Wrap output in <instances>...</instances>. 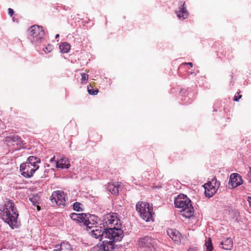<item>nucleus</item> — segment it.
<instances>
[{
  "label": "nucleus",
  "mask_w": 251,
  "mask_h": 251,
  "mask_svg": "<svg viewBox=\"0 0 251 251\" xmlns=\"http://www.w3.org/2000/svg\"><path fill=\"white\" fill-rule=\"evenodd\" d=\"M0 211L1 218L10 226H15L19 214L14 202L6 199L0 206Z\"/></svg>",
  "instance_id": "1"
},
{
  "label": "nucleus",
  "mask_w": 251,
  "mask_h": 251,
  "mask_svg": "<svg viewBox=\"0 0 251 251\" xmlns=\"http://www.w3.org/2000/svg\"><path fill=\"white\" fill-rule=\"evenodd\" d=\"M175 204L176 207L181 209L180 212L183 217L189 218L193 215L194 208L190 200L186 195H178L175 199Z\"/></svg>",
  "instance_id": "2"
},
{
  "label": "nucleus",
  "mask_w": 251,
  "mask_h": 251,
  "mask_svg": "<svg viewBox=\"0 0 251 251\" xmlns=\"http://www.w3.org/2000/svg\"><path fill=\"white\" fill-rule=\"evenodd\" d=\"M39 163H40V159L39 158L34 156H29L25 163L21 164V174L25 177H31L35 172L39 169Z\"/></svg>",
  "instance_id": "3"
},
{
  "label": "nucleus",
  "mask_w": 251,
  "mask_h": 251,
  "mask_svg": "<svg viewBox=\"0 0 251 251\" xmlns=\"http://www.w3.org/2000/svg\"><path fill=\"white\" fill-rule=\"evenodd\" d=\"M136 209L140 217L146 222L150 221L152 217V206L148 202L139 201L136 204Z\"/></svg>",
  "instance_id": "4"
},
{
  "label": "nucleus",
  "mask_w": 251,
  "mask_h": 251,
  "mask_svg": "<svg viewBox=\"0 0 251 251\" xmlns=\"http://www.w3.org/2000/svg\"><path fill=\"white\" fill-rule=\"evenodd\" d=\"M123 237V231L120 227H113L105 229V238L115 243L120 241Z\"/></svg>",
  "instance_id": "5"
},
{
  "label": "nucleus",
  "mask_w": 251,
  "mask_h": 251,
  "mask_svg": "<svg viewBox=\"0 0 251 251\" xmlns=\"http://www.w3.org/2000/svg\"><path fill=\"white\" fill-rule=\"evenodd\" d=\"M31 41L36 43L40 41L45 35L44 31L41 26L33 25L28 29Z\"/></svg>",
  "instance_id": "6"
},
{
  "label": "nucleus",
  "mask_w": 251,
  "mask_h": 251,
  "mask_svg": "<svg viewBox=\"0 0 251 251\" xmlns=\"http://www.w3.org/2000/svg\"><path fill=\"white\" fill-rule=\"evenodd\" d=\"M103 226L106 227L105 229L113 227H120V220L117 218L116 215L108 214L106 215L103 219Z\"/></svg>",
  "instance_id": "7"
},
{
  "label": "nucleus",
  "mask_w": 251,
  "mask_h": 251,
  "mask_svg": "<svg viewBox=\"0 0 251 251\" xmlns=\"http://www.w3.org/2000/svg\"><path fill=\"white\" fill-rule=\"evenodd\" d=\"M220 182H217L216 179H212L210 182L205 183L203 186L205 189V194L207 197H211L216 193L220 187Z\"/></svg>",
  "instance_id": "8"
},
{
  "label": "nucleus",
  "mask_w": 251,
  "mask_h": 251,
  "mask_svg": "<svg viewBox=\"0 0 251 251\" xmlns=\"http://www.w3.org/2000/svg\"><path fill=\"white\" fill-rule=\"evenodd\" d=\"M50 201L52 203L64 206L66 201V195L63 191H54L50 197Z\"/></svg>",
  "instance_id": "9"
},
{
  "label": "nucleus",
  "mask_w": 251,
  "mask_h": 251,
  "mask_svg": "<svg viewBox=\"0 0 251 251\" xmlns=\"http://www.w3.org/2000/svg\"><path fill=\"white\" fill-rule=\"evenodd\" d=\"M138 243L141 248L145 249V251H153L154 250L153 239L151 237L140 238Z\"/></svg>",
  "instance_id": "10"
},
{
  "label": "nucleus",
  "mask_w": 251,
  "mask_h": 251,
  "mask_svg": "<svg viewBox=\"0 0 251 251\" xmlns=\"http://www.w3.org/2000/svg\"><path fill=\"white\" fill-rule=\"evenodd\" d=\"M243 183V180L240 175L236 173L231 174L229 178V184L232 188H235Z\"/></svg>",
  "instance_id": "11"
},
{
  "label": "nucleus",
  "mask_w": 251,
  "mask_h": 251,
  "mask_svg": "<svg viewBox=\"0 0 251 251\" xmlns=\"http://www.w3.org/2000/svg\"><path fill=\"white\" fill-rule=\"evenodd\" d=\"M4 141L7 143H15L18 146L20 147L23 146V143L20 137L15 134H12L6 137L4 139Z\"/></svg>",
  "instance_id": "12"
},
{
  "label": "nucleus",
  "mask_w": 251,
  "mask_h": 251,
  "mask_svg": "<svg viewBox=\"0 0 251 251\" xmlns=\"http://www.w3.org/2000/svg\"><path fill=\"white\" fill-rule=\"evenodd\" d=\"M168 235L175 242L178 243L180 241V233L176 229H169L167 230Z\"/></svg>",
  "instance_id": "13"
},
{
  "label": "nucleus",
  "mask_w": 251,
  "mask_h": 251,
  "mask_svg": "<svg viewBox=\"0 0 251 251\" xmlns=\"http://www.w3.org/2000/svg\"><path fill=\"white\" fill-rule=\"evenodd\" d=\"M107 239H105L102 241L101 245L103 249V251H113L115 249V243H112Z\"/></svg>",
  "instance_id": "14"
},
{
  "label": "nucleus",
  "mask_w": 251,
  "mask_h": 251,
  "mask_svg": "<svg viewBox=\"0 0 251 251\" xmlns=\"http://www.w3.org/2000/svg\"><path fill=\"white\" fill-rule=\"evenodd\" d=\"M101 227L96 228L91 231V235L93 237L96 239H99L100 240H102L103 237H105V230H102Z\"/></svg>",
  "instance_id": "15"
},
{
  "label": "nucleus",
  "mask_w": 251,
  "mask_h": 251,
  "mask_svg": "<svg viewBox=\"0 0 251 251\" xmlns=\"http://www.w3.org/2000/svg\"><path fill=\"white\" fill-rule=\"evenodd\" d=\"M53 251H73L71 245L67 242H62L60 245L55 246Z\"/></svg>",
  "instance_id": "16"
},
{
  "label": "nucleus",
  "mask_w": 251,
  "mask_h": 251,
  "mask_svg": "<svg viewBox=\"0 0 251 251\" xmlns=\"http://www.w3.org/2000/svg\"><path fill=\"white\" fill-rule=\"evenodd\" d=\"M221 248L225 250H231L233 247V241L230 237L227 238L221 242Z\"/></svg>",
  "instance_id": "17"
},
{
  "label": "nucleus",
  "mask_w": 251,
  "mask_h": 251,
  "mask_svg": "<svg viewBox=\"0 0 251 251\" xmlns=\"http://www.w3.org/2000/svg\"><path fill=\"white\" fill-rule=\"evenodd\" d=\"M56 166L57 167L62 169L68 168L70 166L69 161L65 157L61 158L56 162Z\"/></svg>",
  "instance_id": "18"
},
{
  "label": "nucleus",
  "mask_w": 251,
  "mask_h": 251,
  "mask_svg": "<svg viewBox=\"0 0 251 251\" xmlns=\"http://www.w3.org/2000/svg\"><path fill=\"white\" fill-rule=\"evenodd\" d=\"M185 4V1H184L182 5V7L180 8L177 14V17L179 18H182L183 19H185L188 16V12L186 9Z\"/></svg>",
  "instance_id": "19"
},
{
  "label": "nucleus",
  "mask_w": 251,
  "mask_h": 251,
  "mask_svg": "<svg viewBox=\"0 0 251 251\" xmlns=\"http://www.w3.org/2000/svg\"><path fill=\"white\" fill-rule=\"evenodd\" d=\"M119 186L118 184L114 183H108L107 189L113 194L117 195L119 194Z\"/></svg>",
  "instance_id": "20"
},
{
  "label": "nucleus",
  "mask_w": 251,
  "mask_h": 251,
  "mask_svg": "<svg viewBox=\"0 0 251 251\" xmlns=\"http://www.w3.org/2000/svg\"><path fill=\"white\" fill-rule=\"evenodd\" d=\"M71 48L70 45L67 42L62 43L59 46V49L63 53L69 52Z\"/></svg>",
  "instance_id": "21"
},
{
  "label": "nucleus",
  "mask_w": 251,
  "mask_h": 251,
  "mask_svg": "<svg viewBox=\"0 0 251 251\" xmlns=\"http://www.w3.org/2000/svg\"><path fill=\"white\" fill-rule=\"evenodd\" d=\"M78 222L83 223L86 226H89V218L85 214L81 213L80 214Z\"/></svg>",
  "instance_id": "22"
},
{
  "label": "nucleus",
  "mask_w": 251,
  "mask_h": 251,
  "mask_svg": "<svg viewBox=\"0 0 251 251\" xmlns=\"http://www.w3.org/2000/svg\"><path fill=\"white\" fill-rule=\"evenodd\" d=\"M87 91L90 95H96L98 94L99 90L97 88L94 89L91 84L87 86Z\"/></svg>",
  "instance_id": "23"
},
{
  "label": "nucleus",
  "mask_w": 251,
  "mask_h": 251,
  "mask_svg": "<svg viewBox=\"0 0 251 251\" xmlns=\"http://www.w3.org/2000/svg\"><path fill=\"white\" fill-rule=\"evenodd\" d=\"M205 246L206 247V250L205 251H213V246L211 238H209L205 242Z\"/></svg>",
  "instance_id": "24"
},
{
  "label": "nucleus",
  "mask_w": 251,
  "mask_h": 251,
  "mask_svg": "<svg viewBox=\"0 0 251 251\" xmlns=\"http://www.w3.org/2000/svg\"><path fill=\"white\" fill-rule=\"evenodd\" d=\"M30 199L31 202L33 203V205H35L39 204V201H40V197L38 196H37V195L33 196Z\"/></svg>",
  "instance_id": "25"
},
{
  "label": "nucleus",
  "mask_w": 251,
  "mask_h": 251,
  "mask_svg": "<svg viewBox=\"0 0 251 251\" xmlns=\"http://www.w3.org/2000/svg\"><path fill=\"white\" fill-rule=\"evenodd\" d=\"M81 205V204L79 202H75L73 204L74 210L77 211H82V209L80 207Z\"/></svg>",
  "instance_id": "26"
},
{
  "label": "nucleus",
  "mask_w": 251,
  "mask_h": 251,
  "mask_svg": "<svg viewBox=\"0 0 251 251\" xmlns=\"http://www.w3.org/2000/svg\"><path fill=\"white\" fill-rule=\"evenodd\" d=\"M80 214H76L75 213H72L70 215V218L74 221H78Z\"/></svg>",
  "instance_id": "27"
},
{
  "label": "nucleus",
  "mask_w": 251,
  "mask_h": 251,
  "mask_svg": "<svg viewBox=\"0 0 251 251\" xmlns=\"http://www.w3.org/2000/svg\"><path fill=\"white\" fill-rule=\"evenodd\" d=\"M103 249L101 247V244L97 245L93 247L90 251H103Z\"/></svg>",
  "instance_id": "28"
},
{
  "label": "nucleus",
  "mask_w": 251,
  "mask_h": 251,
  "mask_svg": "<svg viewBox=\"0 0 251 251\" xmlns=\"http://www.w3.org/2000/svg\"><path fill=\"white\" fill-rule=\"evenodd\" d=\"M53 49V46L52 45L49 44L46 48L43 49L44 51L46 53L50 52Z\"/></svg>",
  "instance_id": "29"
},
{
  "label": "nucleus",
  "mask_w": 251,
  "mask_h": 251,
  "mask_svg": "<svg viewBox=\"0 0 251 251\" xmlns=\"http://www.w3.org/2000/svg\"><path fill=\"white\" fill-rule=\"evenodd\" d=\"M88 78V75L87 74L83 73L81 74V82L82 83L83 81L87 80Z\"/></svg>",
  "instance_id": "30"
},
{
  "label": "nucleus",
  "mask_w": 251,
  "mask_h": 251,
  "mask_svg": "<svg viewBox=\"0 0 251 251\" xmlns=\"http://www.w3.org/2000/svg\"><path fill=\"white\" fill-rule=\"evenodd\" d=\"M241 98L242 95L240 94V93L237 92L234 97L233 100L235 101H238Z\"/></svg>",
  "instance_id": "31"
},
{
  "label": "nucleus",
  "mask_w": 251,
  "mask_h": 251,
  "mask_svg": "<svg viewBox=\"0 0 251 251\" xmlns=\"http://www.w3.org/2000/svg\"><path fill=\"white\" fill-rule=\"evenodd\" d=\"M247 175H248L249 182H251V167L250 168V171L249 172Z\"/></svg>",
  "instance_id": "32"
},
{
  "label": "nucleus",
  "mask_w": 251,
  "mask_h": 251,
  "mask_svg": "<svg viewBox=\"0 0 251 251\" xmlns=\"http://www.w3.org/2000/svg\"><path fill=\"white\" fill-rule=\"evenodd\" d=\"M95 224H97V223H92L90 221V219H89V226H87L88 228H91L93 227V226Z\"/></svg>",
  "instance_id": "33"
},
{
  "label": "nucleus",
  "mask_w": 251,
  "mask_h": 251,
  "mask_svg": "<svg viewBox=\"0 0 251 251\" xmlns=\"http://www.w3.org/2000/svg\"><path fill=\"white\" fill-rule=\"evenodd\" d=\"M8 13L11 16H12L13 13H14V11H13V10L10 8H8Z\"/></svg>",
  "instance_id": "34"
},
{
  "label": "nucleus",
  "mask_w": 251,
  "mask_h": 251,
  "mask_svg": "<svg viewBox=\"0 0 251 251\" xmlns=\"http://www.w3.org/2000/svg\"><path fill=\"white\" fill-rule=\"evenodd\" d=\"M189 65V66H190L191 67H192L193 66V63H191V62H188V63L185 62V63H182L181 64V65Z\"/></svg>",
  "instance_id": "35"
},
{
  "label": "nucleus",
  "mask_w": 251,
  "mask_h": 251,
  "mask_svg": "<svg viewBox=\"0 0 251 251\" xmlns=\"http://www.w3.org/2000/svg\"><path fill=\"white\" fill-rule=\"evenodd\" d=\"M248 201H249V204H250V206H251V197H248Z\"/></svg>",
  "instance_id": "36"
},
{
  "label": "nucleus",
  "mask_w": 251,
  "mask_h": 251,
  "mask_svg": "<svg viewBox=\"0 0 251 251\" xmlns=\"http://www.w3.org/2000/svg\"><path fill=\"white\" fill-rule=\"evenodd\" d=\"M35 206H36L37 207V210L39 211L41 210V208H40V206L39 205V204H36V205H35Z\"/></svg>",
  "instance_id": "37"
},
{
  "label": "nucleus",
  "mask_w": 251,
  "mask_h": 251,
  "mask_svg": "<svg viewBox=\"0 0 251 251\" xmlns=\"http://www.w3.org/2000/svg\"><path fill=\"white\" fill-rule=\"evenodd\" d=\"M54 161H55V156H54L53 157H52V158H51L50 159V162H52Z\"/></svg>",
  "instance_id": "38"
},
{
  "label": "nucleus",
  "mask_w": 251,
  "mask_h": 251,
  "mask_svg": "<svg viewBox=\"0 0 251 251\" xmlns=\"http://www.w3.org/2000/svg\"><path fill=\"white\" fill-rule=\"evenodd\" d=\"M59 34H57L55 36V38H57L58 37H59Z\"/></svg>",
  "instance_id": "39"
}]
</instances>
